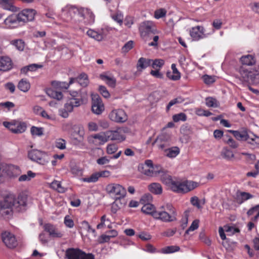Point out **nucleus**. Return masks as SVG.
<instances>
[{
	"instance_id": "f257e3e1",
	"label": "nucleus",
	"mask_w": 259,
	"mask_h": 259,
	"mask_svg": "<svg viewBox=\"0 0 259 259\" xmlns=\"http://www.w3.org/2000/svg\"><path fill=\"white\" fill-rule=\"evenodd\" d=\"M177 211L175 207L170 203L161 206L156 212L154 213L153 218L163 222L168 223L176 221Z\"/></svg>"
},
{
	"instance_id": "f03ea898",
	"label": "nucleus",
	"mask_w": 259,
	"mask_h": 259,
	"mask_svg": "<svg viewBox=\"0 0 259 259\" xmlns=\"http://www.w3.org/2000/svg\"><path fill=\"white\" fill-rule=\"evenodd\" d=\"M15 195L8 193L0 200V216L5 218L11 217L14 210Z\"/></svg>"
},
{
	"instance_id": "7ed1b4c3",
	"label": "nucleus",
	"mask_w": 259,
	"mask_h": 259,
	"mask_svg": "<svg viewBox=\"0 0 259 259\" xmlns=\"http://www.w3.org/2000/svg\"><path fill=\"white\" fill-rule=\"evenodd\" d=\"M20 172V169L17 166L12 164L0 165V181L2 182L5 177H17Z\"/></svg>"
},
{
	"instance_id": "20e7f679",
	"label": "nucleus",
	"mask_w": 259,
	"mask_h": 259,
	"mask_svg": "<svg viewBox=\"0 0 259 259\" xmlns=\"http://www.w3.org/2000/svg\"><path fill=\"white\" fill-rule=\"evenodd\" d=\"M28 156L32 161L41 165L47 164L50 161V156L47 153L37 149L29 151Z\"/></svg>"
},
{
	"instance_id": "39448f33",
	"label": "nucleus",
	"mask_w": 259,
	"mask_h": 259,
	"mask_svg": "<svg viewBox=\"0 0 259 259\" xmlns=\"http://www.w3.org/2000/svg\"><path fill=\"white\" fill-rule=\"evenodd\" d=\"M161 181L165 184L168 185L170 189L175 192L184 194V181L172 180L169 175L163 176L161 178Z\"/></svg>"
},
{
	"instance_id": "423d86ee",
	"label": "nucleus",
	"mask_w": 259,
	"mask_h": 259,
	"mask_svg": "<svg viewBox=\"0 0 259 259\" xmlns=\"http://www.w3.org/2000/svg\"><path fill=\"white\" fill-rule=\"evenodd\" d=\"M107 193L115 198L122 199L126 194V189L121 185L116 183L108 184L106 188Z\"/></svg>"
},
{
	"instance_id": "0eeeda50",
	"label": "nucleus",
	"mask_w": 259,
	"mask_h": 259,
	"mask_svg": "<svg viewBox=\"0 0 259 259\" xmlns=\"http://www.w3.org/2000/svg\"><path fill=\"white\" fill-rule=\"evenodd\" d=\"M139 30L140 35L143 38H146L150 34H156L158 31L154 24L150 21L142 22L139 26Z\"/></svg>"
},
{
	"instance_id": "6e6552de",
	"label": "nucleus",
	"mask_w": 259,
	"mask_h": 259,
	"mask_svg": "<svg viewBox=\"0 0 259 259\" xmlns=\"http://www.w3.org/2000/svg\"><path fill=\"white\" fill-rule=\"evenodd\" d=\"M214 32V29H212L209 32L205 33V29L202 26L193 27L190 30V35L193 40L195 41L206 38Z\"/></svg>"
},
{
	"instance_id": "1a4fd4ad",
	"label": "nucleus",
	"mask_w": 259,
	"mask_h": 259,
	"mask_svg": "<svg viewBox=\"0 0 259 259\" xmlns=\"http://www.w3.org/2000/svg\"><path fill=\"white\" fill-rule=\"evenodd\" d=\"M3 125L14 134L23 133L27 128L25 122L17 120H13L11 122L4 121Z\"/></svg>"
},
{
	"instance_id": "9d476101",
	"label": "nucleus",
	"mask_w": 259,
	"mask_h": 259,
	"mask_svg": "<svg viewBox=\"0 0 259 259\" xmlns=\"http://www.w3.org/2000/svg\"><path fill=\"white\" fill-rule=\"evenodd\" d=\"M65 255L68 259H94L92 254H86L79 249L73 248L66 250Z\"/></svg>"
},
{
	"instance_id": "9b49d317",
	"label": "nucleus",
	"mask_w": 259,
	"mask_h": 259,
	"mask_svg": "<svg viewBox=\"0 0 259 259\" xmlns=\"http://www.w3.org/2000/svg\"><path fill=\"white\" fill-rule=\"evenodd\" d=\"M171 138L169 134L162 133L159 135L153 143L156 144L159 149L163 150L171 144Z\"/></svg>"
},
{
	"instance_id": "f8f14e48",
	"label": "nucleus",
	"mask_w": 259,
	"mask_h": 259,
	"mask_svg": "<svg viewBox=\"0 0 259 259\" xmlns=\"http://www.w3.org/2000/svg\"><path fill=\"white\" fill-rule=\"evenodd\" d=\"M27 203V196L24 194H20L16 198L15 196L14 210L21 212L26 210Z\"/></svg>"
},
{
	"instance_id": "ddd939ff",
	"label": "nucleus",
	"mask_w": 259,
	"mask_h": 259,
	"mask_svg": "<svg viewBox=\"0 0 259 259\" xmlns=\"http://www.w3.org/2000/svg\"><path fill=\"white\" fill-rule=\"evenodd\" d=\"M80 8L71 5H67L62 9V15L66 17V21L71 20L74 16L78 15L80 16Z\"/></svg>"
},
{
	"instance_id": "4468645a",
	"label": "nucleus",
	"mask_w": 259,
	"mask_h": 259,
	"mask_svg": "<svg viewBox=\"0 0 259 259\" xmlns=\"http://www.w3.org/2000/svg\"><path fill=\"white\" fill-rule=\"evenodd\" d=\"M109 117L112 121L118 123L124 122L127 119L125 112L121 109L113 110L109 113Z\"/></svg>"
},
{
	"instance_id": "2eb2a0df",
	"label": "nucleus",
	"mask_w": 259,
	"mask_h": 259,
	"mask_svg": "<svg viewBox=\"0 0 259 259\" xmlns=\"http://www.w3.org/2000/svg\"><path fill=\"white\" fill-rule=\"evenodd\" d=\"M20 22L18 15L12 14L4 20L3 27L5 29H14L19 26Z\"/></svg>"
},
{
	"instance_id": "dca6fc26",
	"label": "nucleus",
	"mask_w": 259,
	"mask_h": 259,
	"mask_svg": "<svg viewBox=\"0 0 259 259\" xmlns=\"http://www.w3.org/2000/svg\"><path fill=\"white\" fill-rule=\"evenodd\" d=\"M19 20L21 22L32 21L35 15V11L33 9H24L18 14Z\"/></svg>"
},
{
	"instance_id": "f3484780",
	"label": "nucleus",
	"mask_w": 259,
	"mask_h": 259,
	"mask_svg": "<svg viewBox=\"0 0 259 259\" xmlns=\"http://www.w3.org/2000/svg\"><path fill=\"white\" fill-rule=\"evenodd\" d=\"M80 17L82 18L85 24L91 25L95 22V15L89 9L81 8Z\"/></svg>"
},
{
	"instance_id": "a211bd4d",
	"label": "nucleus",
	"mask_w": 259,
	"mask_h": 259,
	"mask_svg": "<svg viewBox=\"0 0 259 259\" xmlns=\"http://www.w3.org/2000/svg\"><path fill=\"white\" fill-rule=\"evenodd\" d=\"M45 231L48 232L52 238H60L64 235V233L59 230L55 226L51 224H46L44 226Z\"/></svg>"
},
{
	"instance_id": "6ab92c4d",
	"label": "nucleus",
	"mask_w": 259,
	"mask_h": 259,
	"mask_svg": "<svg viewBox=\"0 0 259 259\" xmlns=\"http://www.w3.org/2000/svg\"><path fill=\"white\" fill-rule=\"evenodd\" d=\"M239 79L242 82H247L252 81L254 77L253 72L244 66H241L239 68Z\"/></svg>"
},
{
	"instance_id": "aec40b11",
	"label": "nucleus",
	"mask_w": 259,
	"mask_h": 259,
	"mask_svg": "<svg viewBox=\"0 0 259 259\" xmlns=\"http://www.w3.org/2000/svg\"><path fill=\"white\" fill-rule=\"evenodd\" d=\"M92 109L96 114H100L104 109L102 101L98 95H95L92 97Z\"/></svg>"
},
{
	"instance_id": "412c9836",
	"label": "nucleus",
	"mask_w": 259,
	"mask_h": 259,
	"mask_svg": "<svg viewBox=\"0 0 259 259\" xmlns=\"http://www.w3.org/2000/svg\"><path fill=\"white\" fill-rule=\"evenodd\" d=\"M3 242L9 248H14L17 245V241L15 236L9 232H5L2 234Z\"/></svg>"
},
{
	"instance_id": "4be33fe9",
	"label": "nucleus",
	"mask_w": 259,
	"mask_h": 259,
	"mask_svg": "<svg viewBox=\"0 0 259 259\" xmlns=\"http://www.w3.org/2000/svg\"><path fill=\"white\" fill-rule=\"evenodd\" d=\"M13 62L11 59L7 56L0 57V71L7 72L13 68Z\"/></svg>"
},
{
	"instance_id": "5701e85b",
	"label": "nucleus",
	"mask_w": 259,
	"mask_h": 259,
	"mask_svg": "<svg viewBox=\"0 0 259 259\" xmlns=\"http://www.w3.org/2000/svg\"><path fill=\"white\" fill-rule=\"evenodd\" d=\"M253 197V196L249 193L238 190L236 193L235 199L238 204H241L245 201L251 199Z\"/></svg>"
},
{
	"instance_id": "b1692460",
	"label": "nucleus",
	"mask_w": 259,
	"mask_h": 259,
	"mask_svg": "<svg viewBox=\"0 0 259 259\" xmlns=\"http://www.w3.org/2000/svg\"><path fill=\"white\" fill-rule=\"evenodd\" d=\"M75 81H77L82 87H86L89 83L88 75L84 73H81L76 78H71L68 85L71 84Z\"/></svg>"
},
{
	"instance_id": "393cba45",
	"label": "nucleus",
	"mask_w": 259,
	"mask_h": 259,
	"mask_svg": "<svg viewBox=\"0 0 259 259\" xmlns=\"http://www.w3.org/2000/svg\"><path fill=\"white\" fill-rule=\"evenodd\" d=\"M107 137H108L109 140H116L121 142L125 139V137L122 134L120 130L107 131Z\"/></svg>"
},
{
	"instance_id": "a878e982",
	"label": "nucleus",
	"mask_w": 259,
	"mask_h": 259,
	"mask_svg": "<svg viewBox=\"0 0 259 259\" xmlns=\"http://www.w3.org/2000/svg\"><path fill=\"white\" fill-rule=\"evenodd\" d=\"M118 235V232L115 230H111L106 232L105 234L100 236L99 242L104 243L109 242L111 238H113Z\"/></svg>"
},
{
	"instance_id": "bb28decb",
	"label": "nucleus",
	"mask_w": 259,
	"mask_h": 259,
	"mask_svg": "<svg viewBox=\"0 0 259 259\" xmlns=\"http://www.w3.org/2000/svg\"><path fill=\"white\" fill-rule=\"evenodd\" d=\"M228 132L233 134L234 136L238 140L249 141L250 139L252 141H253V139L250 137V135L246 131L239 132L229 130Z\"/></svg>"
},
{
	"instance_id": "cd10ccee",
	"label": "nucleus",
	"mask_w": 259,
	"mask_h": 259,
	"mask_svg": "<svg viewBox=\"0 0 259 259\" xmlns=\"http://www.w3.org/2000/svg\"><path fill=\"white\" fill-rule=\"evenodd\" d=\"M199 183L194 181L190 180L184 181V189L182 190L184 191V194L187 193L194 189L198 187Z\"/></svg>"
},
{
	"instance_id": "c85d7f7f",
	"label": "nucleus",
	"mask_w": 259,
	"mask_h": 259,
	"mask_svg": "<svg viewBox=\"0 0 259 259\" xmlns=\"http://www.w3.org/2000/svg\"><path fill=\"white\" fill-rule=\"evenodd\" d=\"M164 151V154L167 157L170 158H175L177 155L180 154V150L179 147L175 146L165 149Z\"/></svg>"
},
{
	"instance_id": "c756f323",
	"label": "nucleus",
	"mask_w": 259,
	"mask_h": 259,
	"mask_svg": "<svg viewBox=\"0 0 259 259\" xmlns=\"http://www.w3.org/2000/svg\"><path fill=\"white\" fill-rule=\"evenodd\" d=\"M0 7L4 10L17 11V8L13 5L11 0H0Z\"/></svg>"
},
{
	"instance_id": "7c9ffc66",
	"label": "nucleus",
	"mask_w": 259,
	"mask_h": 259,
	"mask_svg": "<svg viewBox=\"0 0 259 259\" xmlns=\"http://www.w3.org/2000/svg\"><path fill=\"white\" fill-rule=\"evenodd\" d=\"M171 69L172 70V72H167L166 73V75L167 77L172 80H178L180 77V73L178 70L176 65L175 64H172L171 65Z\"/></svg>"
},
{
	"instance_id": "2f4dec72",
	"label": "nucleus",
	"mask_w": 259,
	"mask_h": 259,
	"mask_svg": "<svg viewBox=\"0 0 259 259\" xmlns=\"http://www.w3.org/2000/svg\"><path fill=\"white\" fill-rule=\"evenodd\" d=\"M240 61L242 64L247 66L253 65L256 62L254 57L252 55L243 56L240 58Z\"/></svg>"
},
{
	"instance_id": "473e14b6",
	"label": "nucleus",
	"mask_w": 259,
	"mask_h": 259,
	"mask_svg": "<svg viewBox=\"0 0 259 259\" xmlns=\"http://www.w3.org/2000/svg\"><path fill=\"white\" fill-rule=\"evenodd\" d=\"M100 78L111 87H114L116 84V79L111 74H101Z\"/></svg>"
},
{
	"instance_id": "72a5a7b5",
	"label": "nucleus",
	"mask_w": 259,
	"mask_h": 259,
	"mask_svg": "<svg viewBox=\"0 0 259 259\" xmlns=\"http://www.w3.org/2000/svg\"><path fill=\"white\" fill-rule=\"evenodd\" d=\"M88 97H85V94L81 96L79 98H70L69 101L71 104L73 108L77 107L83 104L87 100Z\"/></svg>"
},
{
	"instance_id": "f704fd0d",
	"label": "nucleus",
	"mask_w": 259,
	"mask_h": 259,
	"mask_svg": "<svg viewBox=\"0 0 259 259\" xmlns=\"http://www.w3.org/2000/svg\"><path fill=\"white\" fill-rule=\"evenodd\" d=\"M152 60L146 59L143 57L140 58L137 63V68L138 69H144L151 66Z\"/></svg>"
},
{
	"instance_id": "c9c22d12",
	"label": "nucleus",
	"mask_w": 259,
	"mask_h": 259,
	"mask_svg": "<svg viewBox=\"0 0 259 259\" xmlns=\"http://www.w3.org/2000/svg\"><path fill=\"white\" fill-rule=\"evenodd\" d=\"M141 210L144 213L150 214L153 217L154 213L156 212L155 206L150 203L144 204Z\"/></svg>"
},
{
	"instance_id": "e433bc0d",
	"label": "nucleus",
	"mask_w": 259,
	"mask_h": 259,
	"mask_svg": "<svg viewBox=\"0 0 259 259\" xmlns=\"http://www.w3.org/2000/svg\"><path fill=\"white\" fill-rule=\"evenodd\" d=\"M115 201L111 204V211L112 213H115L125 203L121 202V199L115 198Z\"/></svg>"
},
{
	"instance_id": "4c0bfd02",
	"label": "nucleus",
	"mask_w": 259,
	"mask_h": 259,
	"mask_svg": "<svg viewBox=\"0 0 259 259\" xmlns=\"http://www.w3.org/2000/svg\"><path fill=\"white\" fill-rule=\"evenodd\" d=\"M149 191L156 195H159L162 193V188L161 185L159 183H154L149 186Z\"/></svg>"
},
{
	"instance_id": "58836bf2",
	"label": "nucleus",
	"mask_w": 259,
	"mask_h": 259,
	"mask_svg": "<svg viewBox=\"0 0 259 259\" xmlns=\"http://www.w3.org/2000/svg\"><path fill=\"white\" fill-rule=\"evenodd\" d=\"M18 88L21 91L26 93L30 89V84L26 79H22L18 83Z\"/></svg>"
},
{
	"instance_id": "ea45409f",
	"label": "nucleus",
	"mask_w": 259,
	"mask_h": 259,
	"mask_svg": "<svg viewBox=\"0 0 259 259\" xmlns=\"http://www.w3.org/2000/svg\"><path fill=\"white\" fill-rule=\"evenodd\" d=\"M138 169L141 173L147 176H152L154 174V171L150 167L143 165L140 164L138 166Z\"/></svg>"
},
{
	"instance_id": "a19ab883",
	"label": "nucleus",
	"mask_w": 259,
	"mask_h": 259,
	"mask_svg": "<svg viewBox=\"0 0 259 259\" xmlns=\"http://www.w3.org/2000/svg\"><path fill=\"white\" fill-rule=\"evenodd\" d=\"M50 187L59 193L65 192V188L62 186L60 181L54 180L50 184Z\"/></svg>"
},
{
	"instance_id": "79ce46f5",
	"label": "nucleus",
	"mask_w": 259,
	"mask_h": 259,
	"mask_svg": "<svg viewBox=\"0 0 259 259\" xmlns=\"http://www.w3.org/2000/svg\"><path fill=\"white\" fill-rule=\"evenodd\" d=\"M93 137L95 139H98L99 141L100 144H103L109 141L108 137H107V131L104 133H101L94 135Z\"/></svg>"
},
{
	"instance_id": "37998d69",
	"label": "nucleus",
	"mask_w": 259,
	"mask_h": 259,
	"mask_svg": "<svg viewBox=\"0 0 259 259\" xmlns=\"http://www.w3.org/2000/svg\"><path fill=\"white\" fill-rule=\"evenodd\" d=\"M254 214H255V215L252 220L255 221L257 220L259 218V204L251 207L247 212V214L248 216L252 215Z\"/></svg>"
},
{
	"instance_id": "c03bdc74",
	"label": "nucleus",
	"mask_w": 259,
	"mask_h": 259,
	"mask_svg": "<svg viewBox=\"0 0 259 259\" xmlns=\"http://www.w3.org/2000/svg\"><path fill=\"white\" fill-rule=\"evenodd\" d=\"M47 94L52 98L60 100L63 98V94L61 92H57L52 89H48Z\"/></svg>"
},
{
	"instance_id": "a18cd8bd",
	"label": "nucleus",
	"mask_w": 259,
	"mask_h": 259,
	"mask_svg": "<svg viewBox=\"0 0 259 259\" xmlns=\"http://www.w3.org/2000/svg\"><path fill=\"white\" fill-rule=\"evenodd\" d=\"M87 34L90 37L93 38L98 41L102 40L104 37L103 34L92 29L89 30Z\"/></svg>"
},
{
	"instance_id": "49530a36",
	"label": "nucleus",
	"mask_w": 259,
	"mask_h": 259,
	"mask_svg": "<svg viewBox=\"0 0 259 259\" xmlns=\"http://www.w3.org/2000/svg\"><path fill=\"white\" fill-rule=\"evenodd\" d=\"M107 226L108 228H111V225L110 220L106 218V215H103L101 218V223L97 226L98 229H101L103 226Z\"/></svg>"
},
{
	"instance_id": "de8ad7c7",
	"label": "nucleus",
	"mask_w": 259,
	"mask_h": 259,
	"mask_svg": "<svg viewBox=\"0 0 259 259\" xmlns=\"http://www.w3.org/2000/svg\"><path fill=\"white\" fill-rule=\"evenodd\" d=\"M223 140L232 148H236L238 146V144L228 135H225L224 136Z\"/></svg>"
},
{
	"instance_id": "09e8293b",
	"label": "nucleus",
	"mask_w": 259,
	"mask_h": 259,
	"mask_svg": "<svg viewBox=\"0 0 259 259\" xmlns=\"http://www.w3.org/2000/svg\"><path fill=\"white\" fill-rule=\"evenodd\" d=\"M222 156L227 160H230L234 157L232 150L227 148H224L221 152Z\"/></svg>"
},
{
	"instance_id": "8fccbe9b",
	"label": "nucleus",
	"mask_w": 259,
	"mask_h": 259,
	"mask_svg": "<svg viewBox=\"0 0 259 259\" xmlns=\"http://www.w3.org/2000/svg\"><path fill=\"white\" fill-rule=\"evenodd\" d=\"M10 44L15 46L19 51H22L24 49V42L20 39L11 40Z\"/></svg>"
},
{
	"instance_id": "3c124183",
	"label": "nucleus",
	"mask_w": 259,
	"mask_h": 259,
	"mask_svg": "<svg viewBox=\"0 0 259 259\" xmlns=\"http://www.w3.org/2000/svg\"><path fill=\"white\" fill-rule=\"evenodd\" d=\"M35 176V174L31 170H29L26 175H23L19 178V181L24 182L30 180L31 178Z\"/></svg>"
},
{
	"instance_id": "603ef678",
	"label": "nucleus",
	"mask_w": 259,
	"mask_h": 259,
	"mask_svg": "<svg viewBox=\"0 0 259 259\" xmlns=\"http://www.w3.org/2000/svg\"><path fill=\"white\" fill-rule=\"evenodd\" d=\"M99 178L98 173L95 172L88 178H82L81 180L84 182L95 183L98 180Z\"/></svg>"
},
{
	"instance_id": "864d4df0",
	"label": "nucleus",
	"mask_w": 259,
	"mask_h": 259,
	"mask_svg": "<svg viewBox=\"0 0 259 259\" xmlns=\"http://www.w3.org/2000/svg\"><path fill=\"white\" fill-rule=\"evenodd\" d=\"M205 104L208 107H217L219 106L217 100L212 97L206 98Z\"/></svg>"
},
{
	"instance_id": "5fc2aeb1",
	"label": "nucleus",
	"mask_w": 259,
	"mask_h": 259,
	"mask_svg": "<svg viewBox=\"0 0 259 259\" xmlns=\"http://www.w3.org/2000/svg\"><path fill=\"white\" fill-rule=\"evenodd\" d=\"M30 132L33 136H41L43 135L44 129L42 127L33 126L31 127Z\"/></svg>"
},
{
	"instance_id": "6e6d98bb",
	"label": "nucleus",
	"mask_w": 259,
	"mask_h": 259,
	"mask_svg": "<svg viewBox=\"0 0 259 259\" xmlns=\"http://www.w3.org/2000/svg\"><path fill=\"white\" fill-rule=\"evenodd\" d=\"M172 119L174 122H178L180 121H185L187 120V115L184 113H180L172 116Z\"/></svg>"
},
{
	"instance_id": "4d7b16f0",
	"label": "nucleus",
	"mask_w": 259,
	"mask_h": 259,
	"mask_svg": "<svg viewBox=\"0 0 259 259\" xmlns=\"http://www.w3.org/2000/svg\"><path fill=\"white\" fill-rule=\"evenodd\" d=\"M179 247L176 246H169L161 249V252L164 254L171 253L178 251Z\"/></svg>"
},
{
	"instance_id": "13d9d810",
	"label": "nucleus",
	"mask_w": 259,
	"mask_h": 259,
	"mask_svg": "<svg viewBox=\"0 0 259 259\" xmlns=\"http://www.w3.org/2000/svg\"><path fill=\"white\" fill-rule=\"evenodd\" d=\"M164 64V61L162 59L152 60L151 66L153 69H159L162 67Z\"/></svg>"
},
{
	"instance_id": "bf43d9fd",
	"label": "nucleus",
	"mask_w": 259,
	"mask_h": 259,
	"mask_svg": "<svg viewBox=\"0 0 259 259\" xmlns=\"http://www.w3.org/2000/svg\"><path fill=\"white\" fill-rule=\"evenodd\" d=\"M85 94V97H88V94L85 91L80 90L79 92L71 91H70V94L72 97L71 98H81V96Z\"/></svg>"
},
{
	"instance_id": "052dcab7",
	"label": "nucleus",
	"mask_w": 259,
	"mask_h": 259,
	"mask_svg": "<svg viewBox=\"0 0 259 259\" xmlns=\"http://www.w3.org/2000/svg\"><path fill=\"white\" fill-rule=\"evenodd\" d=\"M202 79L205 84H210L215 82V76L213 75H208L205 74L202 76Z\"/></svg>"
},
{
	"instance_id": "680f3d73",
	"label": "nucleus",
	"mask_w": 259,
	"mask_h": 259,
	"mask_svg": "<svg viewBox=\"0 0 259 259\" xmlns=\"http://www.w3.org/2000/svg\"><path fill=\"white\" fill-rule=\"evenodd\" d=\"M225 230L226 232L229 233L230 235L234 234L236 233L240 232L238 228L233 226L226 225L224 226Z\"/></svg>"
},
{
	"instance_id": "e2e57ef3",
	"label": "nucleus",
	"mask_w": 259,
	"mask_h": 259,
	"mask_svg": "<svg viewBox=\"0 0 259 259\" xmlns=\"http://www.w3.org/2000/svg\"><path fill=\"white\" fill-rule=\"evenodd\" d=\"M166 11L164 9H160L157 10L154 12V17L159 19L165 16Z\"/></svg>"
},
{
	"instance_id": "0e129e2a",
	"label": "nucleus",
	"mask_w": 259,
	"mask_h": 259,
	"mask_svg": "<svg viewBox=\"0 0 259 259\" xmlns=\"http://www.w3.org/2000/svg\"><path fill=\"white\" fill-rule=\"evenodd\" d=\"M134 42L130 40L124 44L122 47L121 50L122 53H127L133 48Z\"/></svg>"
},
{
	"instance_id": "69168bd1",
	"label": "nucleus",
	"mask_w": 259,
	"mask_h": 259,
	"mask_svg": "<svg viewBox=\"0 0 259 259\" xmlns=\"http://www.w3.org/2000/svg\"><path fill=\"white\" fill-rule=\"evenodd\" d=\"M64 223L65 225L69 228H72L74 225L73 221L70 218L69 215L65 216Z\"/></svg>"
},
{
	"instance_id": "338daca9",
	"label": "nucleus",
	"mask_w": 259,
	"mask_h": 259,
	"mask_svg": "<svg viewBox=\"0 0 259 259\" xmlns=\"http://www.w3.org/2000/svg\"><path fill=\"white\" fill-rule=\"evenodd\" d=\"M152 199L153 197L150 194H145L142 197L141 201L142 203L145 204L150 203L152 200Z\"/></svg>"
},
{
	"instance_id": "774afa93",
	"label": "nucleus",
	"mask_w": 259,
	"mask_h": 259,
	"mask_svg": "<svg viewBox=\"0 0 259 259\" xmlns=\"http://www.w3.org/2000/svg\"><path fill=\"white\" fill-rule=\"evenodd\" d=\"M56 147L61 150H63L66 148V142L64 140L60 139L56 142Z\"/></svg>"
}]
</instances>
